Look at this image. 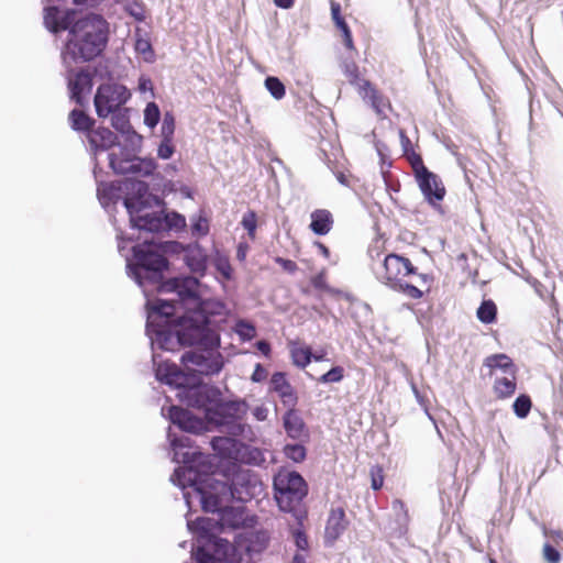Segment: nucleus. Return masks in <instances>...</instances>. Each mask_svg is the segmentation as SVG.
<instances>
[{"label":"nucleus","mask_w":563,"mask_h":563,"mask_svg":"<svg viewBox=\"0 0 563 563\" xmlns=\"http://www.w3.org/2000/svg\"><path fill=\"white\" fill-rule=\"evenodd\" d=\"M197 485L202 510L218 514V520L207 517L187 519V528L196 537L192 559L196 563H240L234 545L217 532L241 528L245 521V508L230 506L233 500H224L220 494L202 488L199 483Z\"/></svg>","instance_id":"obj_1"},{"label":"nucleus","mask_w":563,"mask_h":563,"mask_svg":"<svg viewBox=\"0 0 563 563\" xmlns=\"http://www.w3.org/2000/svg\"><path fill=\"white\" fill-rule=\"evenodd\" d=\"M43 23L55 35L67 31V40L62 51L66 65L96 59L103 54L109 43V23L99 13L79 14L76 9L47 4L43 8Z\"/></svg>","instance_id":"obj_2"},{"label":"nucleus","mask_w":563,"mask_h":563,"mask_svg":"<svg viewBox=\"0 0 563 563\" xmlns=\"http://www.w3.org/2000/svg\"><path fill=\"white\" fill-rule=\"evenodd\" d=\"M188 320L176 318L175 324L154 327L152 332H145L152 349L174 351L177 345L197 347L188 350L180 356V363L203 367L205 375H219L225 366L221 349V332L196 323L197 332H187Z\"/></svg>","instance_id":"obj_3"},{"label":"nucleus","mask_w":563,"mask_h":563,"mask_svg":"<svg viewBox=\"0 0 563 563\" xmlns=\"http://www.w3.org/2000/svg\"><path fill=\"white\" fill-rule=\"evenodd\" d=\"M200 278L181 275L166 279L158 286L159 291L175 292L183 302L194 306L180 316L188 320L187 332H197L196 323L222 331L230 314L227 303L218 298H203L199 291Z\"/></svg>","instance_id":"obj_4"},{"label":"nucleus","mask_w":563,"mask_h":563,"mask_svg":"<svg viewBox=\"0 0 563 563\" xmlns=\"http://www.w3.org/2000/svg\"><path fill=\"white\" fill-rule=\"evenodd\" d=\"M132 256L126 257L125 269L137 286L162 284L169 269V261L154 242L144 241L132 246Z\"/></svg>","instance_id":"obj_5"},{"label":"nucleus","mask_w":563,"mask_h":563,"mask_svg":"<svg viewBox=\"0 0 563 563\" xmlns=\"http://www.w3.org/2000/svg\"><path fill=\"white\" fill-rule=\"evenodd\" d=\"M274 498L280 511L289 512L298 526L303 525L308 516L303 499L308 495V485L297 471L279 472L273 479Z\"/></svg>","instance_id":"obj_6"},{"label":"nucleus","mask_w":563,"mask_h":563,"mask_svg":"<svg viewBox=\"0 0 563 563\" xmlns=\"http://www.w3.org/2000/svg\"><path fill=\"white\" fill-rule=\"evenodd\" d=\"M167 439L174 452L173 461L181 464L189 474V486L197 495L198 485L196 484L199 483L202 488L207 489V478H216L211 473L212 464L209 455L203 454L198 450L184 451V449H191L192 442L190 437L174 433L170 428L167 431Z\"/></svg>","instance_id":"obj_7"},{"label":"nucleus","mask_w":563,"mask_h":563,"mask_svg":"<svg viewBox=\"0 0 563 563\" xmlns=\"http://www.w3.org/2000/svg\"><path fill=\"white\" fill-rule=\"evenodd\" d=\"M207 488L220 494L224 500L245 504L262 495L264 486L258 475L250 470L238 468L225 481L207 478Z\"/></svg>","instance_id":"obj_8"},{"label":"nucleus","mask_w":563,"mask_h":563,"mask_svg":"<svg viewBox=\"0 0 563 563\" xmlns=\"http://www.w3.org/2000/svg\"><path fill=\"white\" fill-rule=\"evenodd\" d=\"M129 220L132 229L148 233L178 232L187 228L186 217L176 210H167V206L158 211L135 213Z\"/></svg>","instance_id":"obj_9"},{"label":"nucleus","mask_w":563,"mask_h":563,"mask_svg":"<svg viewBox=\"0 0 563 563\" xmlns=\"http://www.w3.org/2000/svg\"><path fill=\"white\" fill-rule=\"evenodd\" d=\"M122 205L130 216L144 212L153 207L165 208L167 206L163 197L153 190V186L145 180L126 178L122 181Z\"/></svg>","instance_id":"obj_10"},{"label":"nucleus","mask_w":563,"mask_h":563,"mask_svg":"<svg viewBox=\"0 0 563 563\" xmlns=\"http://www.w3.org/2000/svg\"><path fill=\"white\" fill-rule=\"evenodd\" d=\"M119 153H109V167L115 175H137L152 177L156 175L157 163L151 156L141 157L139 154L130 155L125 148L119 145Z\"/></svg>","instance_id":"obj_11"},{"label":"nucleus","mask_w":563,"mask_h":563,"mask_svg":"<svg viewBox=\"0 0 563 563\" xmlns=\"http://www.w3.org/2000/svg\"><path fill=\"white\" fill-rule=\"evenodd\" d=\"M131 91L122 84L103 82L96 89L93 106L98 118L106 119L110 113L124 108L131 99Z\"/></svg>","instance_id":"obj_12"},{"label":"nucleus","mask_w":563,"mask_h":563,"mask_svg":"<svg viewBox=\"0 0 563 563\" xmlns=\"http://www.w3.org/2000/svg\"><path fill=\"white\" fill-rule=\"evenodd\" d=\"M249 410V404L245 399H223L222 395L206 408L207 422L222 428L224 424L232 423L234 420H243Z\"/></svg>","instance_id":"obj_13"},{"label":"nucleus","mask_w":563,"mask_h":563,"mask_svg":"<svg viewBox=\"0 0 563 563\" xmlns=\"http://www.w3.org/2000/svg\"><path fill=\"white\" fill-rule=\"evenodd\" d=\"M167 419L180 431L191 434H202L208 431L207 420L198 417L188 409L172 405L167 408Z\"/></svg>","instance_id":"obj_14"},{"label":"nucleus","mask_w":563,"mask_h":563,"mask_svg":"<svg viewBox=\"0 0 563 563\" xmlns=\"http://www.w3.org/2000/svg\"><path fill=\"white\" fill-rule=\"evenodd\" d=\"M145 332H152L154 327L175 324L176 305L166 299L147 301Z\"/></svg>","instance_id":"obj_15"},{"label":"nucleus","mask_w":563,"mask_h":563,"mask_svg":"<svg viewBox=\"0 0 563 563\" xmlns=\"http://www.w3.org/2000/svg\"><path fill=\"white\" fill-rule=\"evenodd\" d=\"M190 390L180 401L188 407L202 410L205 415L206 408L212 406L221 396V390L218 386L206 384L203 380Z\"/></svg>","instance_id":"obj_16"},{"label":"nucleus","mask_w":563,"mask_h":563,"mask_svg":"<svg viewBox=\"0 0 563 563\" xmlns=\"http://www.w3.org/2000/svg\"><path fill=\"white\" fill-rule=\"evenodd\" d=\"M415 179L428 203L435 206L444 199L446 190L435 173L428 170Z\"/></svg>","instance_id":"obj_17"},{"label":"nucleus","mask_w":563,"mask_h":563,"mask_svg":"<svg viewBox=\"0 0 563 563\" xmlns=\"http://www.w3.org/2000/svg\"><path fill=\"white\" fill-rule=\"evenodd\" d=\"M93 75L87 68H81L74 79H68L69 98L76 104L84 107L87 103V96L93 88Z\"/></svg>","instance_id":"obj_18"},{"label":"nucleus","mask_w":563,"mask_h":563,"mask_svg":"<svg viewBox=\"0 0 563 563\" xmlns=\"http://www.w3.org/2000/svg\"><path fill=\"white\" fill-rule=\"evenodd\" d=\"M186 247V253L183 256L185 265L192 276L196 275L198 278L205 277L209 266V255L206 250L198 242L188 243Z\"/></svg>","instance_id":"obj_19"},{"label":"nucleus","mask_w":563,"mask_h":563,"mask_svg":"<svg viewBox=\"0 0 563 563\" xmlns=\"http://www.w3.org/2000/svg\"><path fill=\"white\" fill-rule=\"evenodd\" d=\"M349 523L350 522L346 519L345 511L342 507L332 508L329 512L324 528V545L333 547L339 538L347 529Z\"/></svg>","instance_id":"obj_20"},{"label":"nucleus","mask_w":563,"mask_h":563,"mask_svg":"<svg viewBox=\"0 0 563 563\" xmlns=\"http://www.w3.org/2000/svg\"><path fill=\"white\" fill-rule=\"evenodd\" d=\"M402 267L404 256L397 253H389L384 257L382 272L376 273L377 279L393 288L396 282L401 280Z\"/></svg>","instance_id":"obj_21"},{"label":"nucleus","mask_w":563,"mask_h":563,"mask_svg":"<svg viewBox=\"0 0 563 563\" xmlns=\"http://www.w3.org/2000/svg\"><path fill=\"white\" fill-rule=\"evenodd\" d=\"M243 442L231 437H213L210 441L211 449L219 459L236 464Z\"/></svg>","instance_id":"obj_22"},{"label":"nucleus","mask_w":563,"mask_h":563,"mask_svg":"<svg viewBox=\"0 0 563 563\" xmlns=\"http://www.w3.org/2000/svg\"><path fill=\"white\" fill-rule=\"evenodd\" d=\"M283 427L287 437L292 440L301 441L309 439V431L307 426L294 407L289 408L284 413Z\"/></svg>","instance_id":"obj_23"},{"label":"nucleus","mask_w":563,"mask_h":563,"mask_svg":"<svg viewBox=\"0 0 563 563\" xmlns=\"http://www.w3.org/2000/svg\"><path fill=\"white\" fill-rule=\"evenodd\" d=\"M200 371H195L190 368L179 369L173 385V388L177 389V398L180 400L186 395H188L191 388H195L198 384H200L203 379L202 376H206L203 373V367H200Z\"/></svg>","instance_id":"obj_24"},{"label":"nucleus","mask_w":563,"mask_h":563,"mask_svg":"<svg viewBox=\"0 0 563 563\" xmlns=\"http://www.w3.org/2000/svg\"><path fill=\"white\" fill-rule=\"evenodd\" d=\"M241 540L244 551L249 555L253 554H260L263 551L266 550L268 547L271 537L269 533L264 530H252V531H245L243 534H241Z\"/></svg>","instance_id":"obj_25"},{"label":"nucleus","mask_w":563,"mask_h":563,"mask_svg":"<svg viewBox=\"0 0 563 563\" xmlns=\"http://www.w3.org/2000/svg\"><path fill=\"white\" fill-rule=\"evenodd\" d=\"M87 139L95 153L121 145L118 142V136L109 128L92 129Z\"/></svg>","instance_id":"obj_26"},{"label":"nucleus","mask_w":563,"mask_h":563,"mask_svg":"<svg viewBox=\"0 0 563 563\" xmlns=\"http://www.w3.org/2000/svg\"><path fill=\"white\" fill-rule=\"evenodd\" d=\"M271 387L279 395L285 405L295 407L298 398L285 373L275 372L271 377Z\"/></svg>","instance_id":"obj_27"},{"label":"nucleus","mask_w":563,"mask_h":563,"mask_svg":"<svg viewBox=\"0 0 563 563\" xmlns=\"http://www.w3.org/2000/svg\"><path fill=\"white\" fill-rule=\"evenodd\" d=\"M123 192V185L114 183L99 181L97 186V198L101 207L106 210L111 205H115L118 201H122L121 194Z\"/></svg>","instance_id":"obj_28"},{"label":"nucleus","mask_w":563,"mask_h":563,"mask_svg":"<svg viewBox=\"0 0 563 563\" xmlns=\"http://www.w3.org/2000/svg\"><path fill=\"white\" fill-rule=\"evenodd\" d=\"M483 365L489 368L488 375L492 376L494 371L499 369L505 375H516L517 366L512 358L506 353H496L485 357Z\"/></svg>","instance_id":"obj_29"},{"label":"nucleus","mask_w":563,"mask_h":563,"mask_svg":"<svg viewBox=\"0 0 563 563\" xmlns=\"http://www.w3.org/2000/svg\"><path fill=\"white\" fill-rule=\"evenodd\" d=\"M311 222L310 230L319 236L325 235L330 232L333 225L332 213L327 209H317L310 214Z\"/></svg>","instance_id":"obj_30"},{"label":"nucleus","mask_w":563,"mask_h":563,"mask_svg":"<svg viewBox=\"0 0 563 563\" xmlns=\"http://www.w3.org/2000/svg\"><path fill=\"white\" fill-rule=\"evenodd\" d=\"M358 93L361 97L373 108L376 114H383V107L385 104L384 97L377 91L369 80H362Z\"/></svg>","instance_id":"obj_31"},{"label":"nucleus","mask_w":563,"mask_h":563,"mask_svg":"<svg viewBox=\"0 0 563 563\" xmlns=\"http://www.w3.org/2000/svg\"><path fill=\"white\" fill-rule=\"evenodd\" d=\"M68 119L74 131L84 132L87 135L96 124V120L93 118L79 109H73L68 114Z\"/></svg>","instance_id":"obj_32"},{"label":"nucleus","mask_w":563,"mask_h":563,"mask_svg":"<svg viewBox=\"0 0 563 563\" xmlns=\"http://www.w3.org/2000/svg\"><path fill=\"white\" fill-rule=\"evenodd\" d=\"M516 388V375L496 377L493 385L494 393L496 397L499 399H506L511 397L515 394Z\"/></svg>","instance_id":"obj_33"},{"label":"nucleus","mask_w":563,"mask_h":563,"mask_svg":"<svg viewBox=\"0 0 563 563\" xmlns=\"http://www.w3.org/2000/svg\"><path fill=\"white\" fill-rule=\"evenodd\" d=\"M241 455L236 464H246L261 466L265 463V456L261 449L251 446L243 442L241 448Z\"/></svg>","instance_id":"obj_34"},{"label":"nucleus","mask_w":563,"mask_h":563,"mask_svg":"<svg viewBox=\"0 0 563 563\" xmlns=\"http://www.w3.org/2000/svg\"><path fill=\"white\" fill-rule=\"evenodd\" d=\"M179 368L174 363L163 362L155 366V378L162 384L173 387Z\"/></svg>","instance_id":"obj_35"},{"label":"nucleus","mask_w":563,"mask_h":563,"mask_svg":"<svg viewBox=\"0 0 563 563\" xmlns=\"http://www.w3.org/2000/svg\"><path fill=\"white\" fill-rule=\"evenodd\" d=\"M153 190L158 194L159 197L165 198L174 194L178 190V184L172 179H166L165 176L161 173H156V175L153 176Z\"/></svg>","instance_id":"obj_36"},{"label":"nucleus","mask_w":563,"mask_h":563,"mask_svg":"<svg viewBox=\"0 0 563 563\" xmlns=\"http://www.w3.org/2000/svg\"><path fill=\"white\" fill-rule=\"evenodd\" d=\"M477 319L484 324L495 323L497 320V306L493 299H483L476 311Z\"/></svg>","instance_id":"obj_37"},{"label":"nucleus","mask_w":563,"mask_h":563,"mask_svg":"<svg viewBox=\"0 0 563 563\" xmlns=\"http://www.w3.org/2000/svg\"><path fill=\"white\" fill-rule=\"evenodd\" d=\"M111 117V126L120 134L126 132L132 129V124L130 122V109L122 108L120 110L114 111V113H110Z\"/></svg>","instance_id":"obj_38"},{"label":"nucleus","mask_w":563,"mask_h":563,"mask_svg":"<svg viewBox=\"0 0 563 563\" xmlns=\"http://www.w3.org/2000/svg\"><path fill=\"white\" fill-rule=\"evenodd\" d=\"M124 137V144L121 146L128 151L130 155L140 154L143 146V136L133 128L121 134Z\"/></svg>","instance_id":"obj_39"},{"label":"nucleus","mask_w":563,"mask_h":563,"mask_svg":"<svg viewBox=\"0 0 563 563\" xmlns=\"http://www.w3.org/2000/svg\"><path fill=\"white\" fill-rule=\"evenodd\" d=\"M188 477L189 474L187 470L184 466H178L174 470L170 476V482L183 490L185 503L190 508V496L189 493L185 492L187 487H190L188 484Z\"/></svg>","instance_id":"obj_40"},{"label":"nucleus","mask_w":563,"mask_h":563,"mask_svg":"<svg viewBox=\"0 0 563 563\" xmlns=\"http://www.w3.org/2000/svg\"><path fill=\"white\" fill-rule=\"evenodd\" d=\"M190 231L194 236L202 238L209 234V220L203 211L190 217Z\"/></svg>","instance_id":"obj_41"},{"label":"nucleus","mask_w":563,"mask_h":563,"mask_svg":"<svg viewBox=\"0 0 563 563\" xmlns=\"http://www.w3.org/2000/svg\"><path fill=\"white\" fill-rule=\"evenodd\" d=\"M290 356L294 365L306 368L312 361V351L310 346H291Z\"/></svg>","instance_id":"obj_42"},{"label":"nucleus","mask_w":563,"mask_h":563,"mask_svg":"<svg viewBox=\"0 0 563 563\" xmlns=\"http://www.w3.org/2000/svg\"><path fill=\"white\" fill-rule=\"evenodd\" d=\"M283 453L294 463H301L307 457V449L301 442L285 444Z\"/></svg>","instance_id":"obj_43"},{"label":"nucleus","mask_w":563,"mask_h":563,"mask_svg":"<svg viewBox=\"0 0 563 563\" xmlns=\"http://www.w3.org/2000/svg\"><path fill=\"white\" fill-rule=\"evenodd\" d=\"M233 331L236 333V335L240 338L242 342H249L256 335L255 325L252 322L244 319H240L235 322Z\"/></svg>","instance_id":"obj_44"},{"label":"nucleus","mask_w":563,"mask_h":563,"mask_svg":"<svg viewBox=\"0 0 563 563\" xmlns=\"http://www.w3.org/2000/svg\"><path fill=\"white\" fill-rule=\"evenodd\" d=\"M144 124L153 130L157 126L162 112L158 104L155 101L147 102L143 111Z\"/></svg>","instance_id":"obj_45"},{"label":"nucleus","mask_w":563,"mask_h":563,"mask_svg":"<svg viewBox=\"0 0 563 563\" xmlns=\"http://www.w3.org/2000/svg\"><path fill=\"white\" fill-rule=\"evenodd\" d=\"M264 86L276 100H282L286 95L284 82L276 76H267L264 80Z\"/></svg>","instance_id":"obj_46"},{"label":"nucleus","mask_w":563,"mask_h":563,"mask_svg":"<svg viewBox=\"0 0 563 563\" xmlns=\"http://www.w3.org/2000/svg\"><path fill=\"white\" fill-rule=\"evenodd\" d=\"M532 401L529 395L520 394L512 404L514 413L519 419H525L530 413Z\"/></svg>","instance_id":"obj_47"},{"label":"nucleus","mask_w":563,"mask_h":563,"mask_svg":"<svg viewBox=\"0 0 563 563\" xmlns=\"http://www.w3.org/2000/svg\"><path fill=\"white\" fill-rule=\"evenodd\" d=\"M212 264L216 268V271L223 277L225 280H231L233 277V271L232 266L230 264L229 258L225 255L220 254L217 252Z\"/></svg>","instance_id":"obj_48"},{"label":"nucleus","mask_w":563,"mask_h":563,"mask_svg":"<svg viewBox=\"0 0 563 563\" xmlns=\"http://www.w3.org/2000/svg\"><path fill=\"white\" fill-rule=\"evenodd\" d=\"M391 289L394 291L405 294L412 299H420L423 297V291L421 289L402 279L400 282H396Z\"/></svg>","instance_id":"obj_49"},{"label":"nucleus","mask_w":563,"mask_h":563,"mask_svg":"<svg viewBox=\"0 0 563 563\" xmlns=\"http://www.w3.org/2000/svg\"><path fill=\"white\" fill-rule=\"evenodd\" d=\"M175 129H176L175 115L172 111H166L163 115V121H162V125H161V137L174 139Z\"/></svg>","instance_id":"obj_50"},{"label":"nucleus","mask_w":563,"mask_h":563,"mask_svg":"<svg viewBox=\"0 0 563 563\" xmlns=\"http://www.w3.org/2000/svg\"><path fill=\"white\" fill-rule=\"evenodd\" d=\"M344 378V368L340 365L332 366L328 372L322 374L318 382L321 384L340 383Z\"/></svg>","instance_id":"obj_51"},{"label":"nucleus","mask_w":563,"mask_h":563,"mask_svg":"<svg viewBox=\"0 0 563 563\" xmlns=\"http://www.w3.org/2000/svg\"><path fill=\"white\" fill-rule=\"evenodd\" d=\"M408 155V161L411 166L415 178L422 175L423 173L430 170L426 167L422 156L410 148V153Z\"/></svg>","instance_id":"obj_52"},{"label":"nucleus","mask_w":563,"mask_h":563,"mask_svg":"<svg viewBox=\"0 0 563 563\" xmlns=\"http://www.w3.org/2000/svg\"><path fill=\"white\" fill-rule=\"evenodd\" d=\"M241 225L246 230L250 238H254L257 228L256 212L254 210H247L242 217Z\"/></svg>","instance_id":"obj_53"},{"label":"nucleus","mask_w":563,"mask_h":563,"mask_svg":"<svg viewBox=\"0 0 563 563\" xmlns=\"http://www.w3.org/2000/svg\"><path fill=\"white\" fill-rule=\"evenodd\" d=\"M343 73L349 78V82L360 89L363 79L360 78L358 66L354 62H344Z\"/></svg>","instance_id":"obj_54"},{"label":"nucleus","mask_w":563,"mask_h":563,"mask_svg":"<svg viewBox=\"0 0 563 563\" xmlns=\"http://www.w3.org/2000/svg\"><path fill=\"white\" fill-rule=\"evenodd\" d=\"M134 48L137 53H140L144 56V59L146 62L153 60L155 53H154V49L152 47L150 40L143 38V37H137L135 40Z\"/></svg>","instance_id":"obj_55"},{"label":"nucleus","mask_w":563,"mask_h":563,"mask_svg":"<svg viewBox=\"0 0 563 563\" xmlns=\"http://www.w3.org/2000/svg\"><path fill=\"white\" fill-rule=\"evenodd\" d=\"M173 140L170 137H162L158 146H157V157L161 159H169L174 153L176 152V147L173 144Z\"/></svg>","instance_id":"obj_56"},{"label":"nucleus","mask_w":563,"mask_h":563,"mask_svg":"<svg viewBox=\"0 0 563 563\" xmlns=\"http://www.w3.org/2000/svg\"><path fill=\"white\" fill-rule=\"evenodd\" d=\"M161 247L162 253H169V254H183V256L186 253L187 244H183L178 241H167L164 243L156 244Z\"/></svg>","instance_id":"obj_57"},{"label":"nucleus","mask_w":563,"mask_h":563,"mask_svg":"<svg viewBox=\"0 0 563 563\" xmlns=\"http://www.w3.org/2000/svg\"><path fill=\"white\" fill-rule=\"evenodd\" d=\"M125 12L136 22H143L145 20L144 4L142 2L134 1L126 4Z\"/></svg>","instance_id":"obj_58"},{"label":"nucleus","mask_w":563,"mask_h":563,"mask_svg":"<svg viewBox=\"0 0 563 563\" xmlns=\"http://www.w3.org/2000/svg\"><path fill=\"white\" fill-rule=\"evenodd\" d=\"M292 538H294V542H295L297 550L308 551V549H309L308 537H307L305 530L302 529V525L292 531Z\"/></svg>","instance_id":"obj_59"},{"label":"nucleus","mask_w":563,"mask_h":563,"mask_svg":"<svg viewBox=\"0 0 563 563\" xmlns=\"http://www.w3.org/2000/svg\"><path fill=\"white\" fill-rule=\"evenodd\" d=\"M331 16L339 30L349 27V24L342 15L341 5L338 2H331Z\"/></svg>","instance_id":"obj_60"},{"label":"nucleus","mask_w":563,"mask_h":563,"mask_svg":"<svg viewBox=\"0 0 563 563\" xmlns=\"http://www.w3.org/2000/svg\"><path fill=\"white\" fill-rule=\"evenodd\" d=\"M543 556L548 563H560L561 561L560 551L549 542L543 545Z\"/></svg>","instance_id":"obj_61"},{"label":"nucleus","mask_w":563,"mask_h":563,"mask_svg":"<svg viewBox=\"0 0 563 563\" xmlns=\"http://www.w3.org/2000/svg\"><path fill=\"white\" fill-rule=\"evenodd\" d=\"M242 420H234L232 423L224 424L222 428L228 430L231 438L242 437L245 432L246 424L241 422Z\"/></svg>","instance_id":"obj_62"},{"label":"nucleus","mask_w":563,"mask_h":563,"mask_svg":"<svg viewBox=\"0 0 563 563\" xmlns=\"http://www.w3.org/2000/svg\"><path fill=\"white\" fill-rule=\"evenodd\" d=\"M310 283L316 289L325 290L327 288H329V285L325 280V269H322L321 272L312 276L310 278Z\"/></svg>","instance_id":"obj_63"},{"label":"nucleus","mask_w":563,"mask_h":563,"mask_svg":"<svg viewBox=\"0 0 563 563\" xmlns=\"http://www.w3.org/2000/svg\"><path fill=\"white\" fill-rule=\"evenodd\" d=\"M275 263L278 264L285 272L289 274H294L298 269L296 262L289 258L277 256L275 257Z\"/></svg>","instance_id":"obj_64"}]
</instances>
